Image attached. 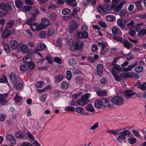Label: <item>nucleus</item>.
<instances>
[{
	"label": "nucleus",
	"instance_id": "obj_8",
	"mask_svg": "<svg viewBox=\"0 0 146 146\" xmlns=\"http://www.w3.org/2000/svg\"><path fill=\"white\" fill-rule=\"evenodd\" d=\"M9 78L10 81L13 84L14 86H16L17 83L16 74L13 72L11 73L9 75Z\"/></svg>",
	"mask_w": 146,
	"mask_h": 146
},
{
	"label": "nucleus",
	"instance_id": "obj_32",
	"mask_svg": "<svg viewBox=\"0 0 146 146\" xmlns=\"http://www.w3.org/2000/svg\"><path fill=\"white\" fill-rule=\"evenodd\" d=\"M127 24L126 25L127 27L129 29H132L135 24V22L133 20H130Z\"/></svg>",
	"mask_w": 146,
	"mask_h": 146
},
{
	"label": "nucleus",
	"instance_id": "obj_62",
	"mask_svg": "<svg viewBox=\"0 0 146 146\" xmlns=\"http://www.w3.org/2000/svg\"><path fill=\"white\" fill-rule=\"evenodd\" d=\"M76 61L73 58H70L69 61V64L70 65H72L76 64Z\"/></svg>",
	"mask_w": 146,
	"mask_h": 146
},
{
	"label": "nucleus",
	"instance_id": "obj_3",
	"mask_svg": "<svg viewBox=\"0 0 146 146\" xmlns=\"http://www.w3.org/2000/svg\"><path fill=\"white\" fill-rule=\"evenodd\" d=\"M124 99L121 97L117 96H115L111 100V102L116 105L121 106L123 103Z\"/></svg>",
	"mask_w": 146,
	"mask_h": 146
},
{
	"label": "nucleus",
	"instance_id": "obj_59",
	"mask_svg": "<svg viewBox=\"0 0 146 146\" xmlns=\"http://www.w3.org/2000/svg\"><path fill=\"white\" fill-rule=\"evenodd\" d=\"M99 126V123L97 122L94 124L93 125L91 126L90 128V129L91 130H94L98 127Z\"/></svg>",
	"mask_w": 146,
	"mask_h": 146
},
{
	"label": "nucleus",
	"instance_id": "obj_36",
	"mask_svg": "<svg viewBox=\"0 0 146 146\" xmlns=\"http://www.w3.org/2000/svg\"><path fill=\"white\" fill-rule=\"evenodd\" d=\"M69 87L68 83L66 82H62L61 84V88L64 90L67 89Z\"/></svg>",
	"mask_w": 146,
	"mask_h": 146
},
{
	"label": "nucleus",
	"instance_id": "obj_43",
	"mask_svg": "<svg viewBox=\"0 0 146 146\" xmlns=\"http://www.w3.org/2000/svg\"><path fill=\"white\" fill-rule=\"evenodd\" d=\"M32 9V7L28 6H24L22 9L23 11L24 12H26L27 11H31Z\"/></svg>",
	"mask_w": 146,
	"mask_h": 146
},
{
	"label": "nucleus",
	"instance_id": "obj_53",
	"mask_svg": "<svg viewBox=\"0 0 146 146\" xmlns=\"http://www.w3.org/2000/svg\"><path fill=\"white\" fill-rule=\"evenodd\" d=\"M113 66V68L118 71H121L122 70V68L120 67L119 65L116 64H112Z\"/></svg>",
	"mask_w": 146,
	"mask_h": 146
},
{
	"label": "nucleus",
	"instance_id": "obj_16",
	"mask_svg": "<svg viewBox=\"0 0 146 146\" xmlns=\"http://www.w3.org/2000/svg\"><path fill=\"white\" fill-rule=\"evenodd\" d=\"M112 31L113 34L115 35H120L121 34V32L120 29L116 26L113 27L112 29Z\"/></svg>",
	"mask_w": 146,
	"mask_h": 146
},
{
	"label": "nucleus",
	"instance_id": "obj_48",
	"mask_svg": "<svg viewBox=\"0 0 146 146\" xmlns=\"http://www.w3.org/2000/svg\"><path fill=\"white\" fill-rule=\"evenodd\" d=\"M62 13L64 15H67L71 13L70 10L68 8L63 9L62 12Z\"/></svg>",
	"mask_w": 146,
	"mask_h": 146
},
{
	"label": "nucleus",
	"instance_id": "obj_10",
	"mask_svg": "<svg viewBox=\"0 0 146 146\" xmlns=\"http://www.w3.org/2000/svg\"><path fill=\"white\" fill-rule=\"evenodd\" d=\"M69 28V32L70 34H72L74 30L77 28L78 24L75 21L72 22Z\"/></svg>",
	"mask_w": 146,
	"mask_h": 146
},
{
	"label": "nucleus",
	"instance_id": "obj_58",
	"mask_svg": "<svg viewBox=\"0 0 146 146\" xmlns=\"http://www.w3.org/2000/svg\"><path fill=\"white\" fill-rule=\"evenodd\" d=\"M82 94V92L76 93L72 96V98L74 99H77Z\"/></svg>",
	"mask_w": 146,
	"mask_h": 146
},
{
	"label": "nucleus",
	"instance_id": "obj_15",
	"mask_svg": "<svg viewBox=\"0 0 146 146\" xmlns=\"http://www.w3.org/2000/svg\"><path fill=\"white\" fill-rule=\"evenodd\" d=\"M7 139L10 142V143L12 144L15 145L16 143V140L13 136L11 134L7 135Z\"/></svg>",
	"mask_w": 146,
	"mask_h": 146
},
{
	"label": "nucleus",
	"instance_id": "obj_60",
	"mask_svg": "<svg viewBox=\"0 0 146 146\" xmlns=\"http://www.w3.org/2000/svg\"><path fill=\"white\" fill-rule=\"evenodd\" d=\"M140 29V27L139 24H137L134 26L132 30H133L135 31H138Z\"/></svg>",
	"mask_w": 146,
	"mask_h": 146
},
{
	"label": "nucleus",
	"instance_id": "obj_1",
	"mask_svg": "<svg viewBox=\"0 0 146 146\" xmlns=\"http://www.w3.org/2000/svg\"><path fill=\"white\" fill-rule=\"evenodd\" d=\"M111 9V6H110L108 4H104L98 7V11L101 15H104L107 13L106 10L110 11Z\"/></svg>",
	"mask_w": 146,
	"mask_h": 146
},
{
	"label": "nucleus",
	"instance_id": "obj_6",
	"mask_svg": "<svg viewBox=\"0 0 146 146\" xmlns=\"http://www.w3.org/2000/svg\"><path fill=\"white\" fill-rule=\"evenodd\" d=\"M39 13L38 7L36 6L33 7V11L29 12V14L31 16V18L34 20H36L37 15Z\"/></svg>",
	"mask_w": 146,
	"mask_h": 146
},
{
	"label": "nucleus",
	"instance_id": "obj_9",
	"mask_svg": "<svg viewBox=\"0 0 146 146\" xmlns=\"http://www.w3.org/2000/svg\"><path fill=\"white\" fill-rule=\"evenodd\" d=\"M98 44L102 48V50L100 52L101 54L103 55L106 54L108 51L107 48L106 47V44L103 42H99Z\"/></svg>",
	"mask_w": 146,
	"mask_h": 146
},
{
	"label": "nucleus",
	"instance_id": "obj_50",
	"mask_svg": "<svg viewBox=\"0 0 146 146\" xmlns=\"http://www.w3.org/2000/svg\"><path fill=\"white\" fill-rule=\"evenodd\" d=\"M20 69L22 71H25L28 70V68L27 66L26 65L24 64H22L20 66Z\"/></svg>",
	"mask_w": 146,
	"mask_h": 146
},
{
	"label": "nucleus",
	"instance_id": "obj_24",
	"mask_svg": "<svg viewBox=\"0 0 146 146\" xmlns=\"http://www.w3.org/2000/svg\"><path fill=\"white\" fill-rule=\"evenodd\" d=\"M41 21L42 23V25L43 27H46L50 24V22L49 20L46 18H42Z\"/></svg>",
	"mask_w": 146,
	"mask_h": 146
},
{
	"label": "nucleus",
	"instance_id": "obj_64",
	"mask_svg": "<svg viewBox=\"0 0 146 146\" xmlns=\"http://www.w3.org/2000/svg\"><path fill=\"white\" fill-rule=\"evenodd\" d=\"M113 39L120 43L122 41V38L121 37L118 36H115L113 37Z\"/></svg>",
	"mask_w": 146,
	"mask_h": 146
},
{
	"label": "nucleus",
	"instance_id": "obj_52",
	"mask_svg": "<svg viewBox=\"0 0 146 146\" xmlns=\"http://www.w3.org/2000/svg\"><path fill=\"white\" fill-rule=\"evenodd\" d=\"M46 34L44 31H41L39 34V37L40 38H44L46 37Z\"/></svg>",
	"mask_w": 146,
	"mask_h": 146
},
{
	"label": "nucleus",
	"instance_id": "obj_51",
	"mask_svg": "<svg viewBox=\"0 0 146 146\" xmlns=\"http://www.w3.org/2000/svg\"><path fill=\"white\" fill-rule=\"evenodd\" d=\"M36 20H34L31 19V17L29 19H28L26 20L25 23V24L29 25L30 26L31 25V24L32 23V22L33 21Z\"/></svg>",
	"mask_w": 146,
	"mask_h": 146
},
{
	"label": "nucleus",
	"instance_id": "obj_35",
	"mask_svg": "<svg viewBox=\"0 0 146 146\" xmlns=\"http://www.w3.org/2000/svg\"><path fill=\"white\" fill-rule=\"evenodd\" d=\"M90 94L89 93H87L86 94L83 95L81 97V98L85 101L87 103H88V99L90 98Z\"/></svg>",
	"mask_w": 146,
	"mask_h": 146
},
{
	"label": "nucleus",
	"instance_id": "obj_2",
	"mask_svg": "<svg viewBox=\"0 0 146 146\" xmlns=\"http://www.w3.org/2000/svg\"><path fill=\"white\" fill-rule=\"evenodd\" d=\"M130 133V132L128 130H125L119 133V135L117 138L118 141L119 143H121L122 140L125 139V136L129 135Z\"/></svg>",
	"mask_w": 146,
	"mask_h": 146
},
{
	"label": "nucleus",
	"instance_id": "obj_37",
	"mask_svg": "<svg viewBox=\"0 0 146 146\" xmlns=\"http://www.w3.org/2000/svg\"><path fill=\"white\" fill-rule=\"evenodd\" d=\"M63 78L62 75L61 74L58 75L55 77V81L56 83H59L62 80Z\"/></svg>",
	"mask_w": 146,
	"mask_h": 146
},
{
	"label": "nucleus",
	"instance_id": "obj_42",
	"mask_svg": "<svg viewBox=\"0 0 146 146\" xmlns=\"http://www.w3.org/2000/svg\"><path fill=\"white\" fill-rule=\"evenodd\" d=\"M45 84L44 82L42 81H38L35 84V86L37 88H41Z\"/></svg>",
	"mask_w": 146,
	"mask_h": 146
},
{
	"label": "nucleus",
	"instance_id": "obj_31",
	"mask_svg": "<svg viewBox=\"0 0 146 146\" xmlns=\"http://www.w3.org/2000/svg\"><path fill=\"white\" fill-rule=\"evenodd\" d=\"M11 34V32L9 30H6L2 33V36L3 38H5L8 37Z\"/></svg>",
	"mask_w": 146,
	"mask_h": 146
},
{
	"label": "nucleus",
	"instance_id": "obj_12",
	"mask_svg": "<svg viewBox=\"0 0 146 146\" xmlns=\"http://www.w3.org/2000/svg\"><path fill=\"white\" fill-rule=\"evenodd\" d=\"M12 9L11 5L6 3H2V9L4 11L11 10Z\"/></svg>",
	"mask_w": 146,
	"mask_h": 146
},
{
	"label": "nucleus",
	"instance_id": "obj_61",
	"mask_svg": "<svg viewBox=\"0 0 146 146\" xmlns=\"http://www.w3.org/2000/svg\"><path fill=\"white\" fill-rule=\"evenodd\" d=\"M134 56V55L131 53L130 52L126 56V58L128 60H131Z\"/></svg>",
	"mask_w": 146,
	"mask_h": 146
},
{
	"label": "nucleus",
	"instance_id": "obj_19",
	"mask_svg": "<svg viewBox=\"0 0 146 146\" xmlns=\"http://www.w3.org/2000/svg\"><path fill=\"white\" fill-rule=\"evenodd\" d=\"M134 74L132 72H124L122 74V76L124 78H130L133 77Z\"/></svg>",
	"mask_w": 146,
	"mask_h": 146
},
{
	"label": "nucleus",
	"instance_id": "obj_47",
	"mask_svg": "<svg viewBox=\"0 0 146 146\" xmlns=\"http://www.w3.org/2000/svg\"><path fill=\"white\" fill-rule=\"evenodd\" d=\"M66 77L69 80H70L72 78V72L70 70H68L66 72Z\"/></svg>",
	"mask_w": 146,
	"mask_h": 146
},
{
	"label": "nucleus",
	"instance_id": "obj_14",
	"mask_svg": "<svg viewBox=\"0 0 146 146\" xmlns=\"http://www.w3.org/2000/svg\"><path fill=\"white\" fill-rule=\"evenodd\" d=\"M97 74L100 76H102L103 75V67L102 64H99L97 66Z\"/></svg>",
	"mask_w": 146,
	"mask_h": 146
},
{
	"label": "nucleus",
	"instance_id": "obj_41",
	"mask_svg": "<svg viewBox=\"0 0 146 146\" xmlns=\"http://www.w3.org/2000/svg\"><path fill=\"white\" fill-rule=\"evenodd\" d=\"M106 19L109 21H112L115 20V17L114 16L110 15L107 16L106 17Z\"/></svg>",
	"mask_w": 146,
	"mask_h": 146
},
{
	"label": "nucleus",
	"instance_id": "obj_20",
	"mask_svg": "<svg viewBox=\"0 0 146 146\" xmlns=\"http://www.w3.org/2000/svg\"><path fill=\"white\" fill-rule=\"evenodd\" d=\"M123 43L125 47L127 49L133 48V46L132 44H131L129 42L125 40L123 41Z\"/></svg>",
	"mask_w": 146,
	"mask_h": 146
},
{
	"label": "nucleus",
	"instance_id": "obj_55",
	"mask_svg": "<svg viewBox=\"0 0 146 146\" xmlns=\"http://www.w3.org/2000/svg\"><path fill=\"white\" fill-rule=\"evenodd\" d=\"M57 15L54 12L51 13L49 15V18L51 19L54 20L56 19Z\"/></svg>",
	"mask_w": 146,
	"mask_h": 146
},
{
	"label": "nucleus",
	"instance_id": "obj_28",
	"mask_svg": "<svg viewBox=\"0 0 146 146\" xmlns=\"http://www.w3.org/2000/svg\"><path fill=\"white\" fill-rule=\"evenodd\" d=\"M102 100L104 106L109 107L110 106L111 103L108 99L106 98H102Z\"/></svg>",
	"mask_w": 146,
	"mask_h": 146
},
{
	"label": "nucleus",
	"instance_id": "obj_38",
	"mask_svg": "<svg viewBox=\"0 0 146 146\" xmlns=\"http://www.w3.org/2000/svg\"><path fill=\"white\" fill-rule=\"evenodd\" d=\"M76 103L77 104L82 106H84L87 103L82 98L76 101Z\"/></svg>",
	"mask_w": 146,
	"mask_h": 146
},
{
	"label": "nucleus",
	"instance_id": "obj_49",
	"mask_svg": "<svg viewBox=\"0 0 146 146\" xmlns=\"http://www.w3.org/2000/svg\"><path fill=\"white\" fill-rule=\"evenodd\" d=\"M146 34V30L145 29H142L139 32L138 35L140 37H142L143 36Z\"/></svg>",
	"mask_w": 146,
	"mask_h": 146
},
{
	"label": "nucleus",
	"instance_id": "obj_33",
	"mask_svg": "<svg viewBox=\"0 0 146 146\" xmlns=\"http://www.w3.org/2000/svg\"><path fill=\"white\" fill-rule=\"evenodd\" d=\"M103 104L102 101L96 100L95 102L94 105L95 107L97 108H99L101 107Z\"/></svg>",
	"mask_w": 146,
	"mask_h": 146
},
{
	"label": "nucleus",
	"instance_id": "obj_21",
	"mask_svg": "<svg viewBox=\"0 0 146 146\" xmlns=\"http://www.w3.org/2000/svg\"><path fill=\"white\" fill-rule=\"evenodd\" d=\"M10 47L13 50L15 49L19 45L18 42L15 40L11 41L10 44Z\"/></svg>",
	"mask_w": 146,
	"mask_h": 146
},
{
	"label": "nucleus",
	"instance_id": "obj_54",
	"mask_svg": "<svg viewBox=\"0 0 146 146\" xmlns=\"http://www.w3.org/2000/svg\"><path fill=\"white\" fill-rule=\"evenodd\" d=\"M76 80L77 83L78 84H83V81L84 80V79L83 78L79 77L76 78Z\"/></svg>",
	"mask_w": 146,
	"mask_h": 146
},
{
	"label": "nucleus",
	"instance_id": "obj_4",
	"mask_svg": "<svg viewBox=\"0 0 146 146\" xmlns=\"http://www.w3.org/2000/svg\"><path fill=\"white\" fill-rule=\"evenodd\" d=\"M130 21V19L122 20L121 18L119 19L117 21V25L121 29H123L125 28L127 23H128Z\"/></svg>",
	"mask_w": 146,
	"mask_h": 146
},
{
	"label": "nucleus",
	"instance_id": "obj_18",
	"mask_svg": "<svg viewBox=\"0 0 146 146\" xmlns=\"http://www.w3.org/2000/svg\"><path fill=\"white\" fill-rule=\"evenodd\" d=\"M45 45L43 44H39L37 46L36 49L34 51L36 54L38 53V51H41L45 49Z\"/></svg>",
	"mask_w": 146,
	"mask_h": 146
},
{
	"label": "nucleus",
	"instance_id": "obj_27",
	"mask_svg": "<svg viewBox=\"0 0 146 146\" xmlns=\"http://www.w3.org/2000/svg\"><path fill=\"white\" fill-rule=\"evenodd\" d=\"M23 60L24 62L27 64L32 62L31 58L28 55L24 57Z\"/></svg>",
	"mask_w": 146,
	"mask_h": 146
},
{
	"label": "nucleus",
	"instance_id": "obj_44",
	"mask_svg": "<svg viewBox=\"0 0 146 146\" xmlns=\"http://www.w3.org/2000/svg\"><path fill=\"white\" fill-rule=\"evenodd\" d=\"M16 6L19 9L22 8L23 6V3L21 1L17 0L15 2Z\"/></svg>",
	"mask_w": 146,
	"mask_h": 146
},
{
	"label": "nucleus",
	"instance_id": "obj_39",
	"mask_svg": "<svg viewBox=\"0 0 146 146\" xmlns=\"http://www.w3.org/2000/svg\"><path fill=\"white\" fill-rule=\"evenodd\" d=\"M143 70V67L141 66H139L135 67L134 70L137 73L141 72Z\"/></svg>",
	"mask_w": 146,
	"mask_h": 146
},
{
	"label": "nucleus",
	"instance_id": "obj_56",
	"mask_svg": "<svg viewBox=\"0 0 146 146\" xmlns=\"http://www.w3.org/2000/svg\"><path fill=\"white\" fill-rule=\"evenodd\" d=\"M54 60L55 62L59 64H61L62 63V59L58 57H55Z\"/></svg>",
	"mask_w": 146,
	"mask_h": 146
},
{
	"label": "nucleus",
	"instance_id": "obj_57",
	"mask_svg": "<svg viewBox=\"0 0 146 146\" xmlns=\"http://www.w3.org/2000/svg\"><path fill=\"white\" fill-rule=\"evenodd\" d=\"M15 22V21H11L8 22L6 25V28H11V27L13 26L14 23Z\"/></svg>",
	"mask_w": 146,
	"mask_h": 146
},
{
	"label": "nucleus",
	"instance_id": "obj_40",
	"mask_svg": "<svg viewBox=\"0 0 146 146\" xmlns=\"http://www.w3.org/2000/svg\"><path fill=\"white\" fill-rule=\"evenodd\" d=\"M16 135L18 138H22L24 137L25 134L22 131H19L16 133Z\"/></svg>",
	"mask_w": 146,
	"mask_h": 146
},
{
	"label": "nucleus",
	"instance_id": "obj_45",
	"mask_svg": "<svg viewBox=\"0 0 146 146\" xmlns=\"http://www.w3.org/2000/svg\"><path fill=\"white\" fill-rule=\"evenodd\" d=\"M75 110L76 112L78 113H83L84 111L83 108L80 107H76L75 109Z\"/></svg>",
	"mask_w": 146,
	"mask_h": 146
},
{
	"label": "nucleus",
	"instance_id": "obj_34",
	"mask_svg": "<svg viewBox=\"0 0 146 146\" xmlns=\"http://www.w3.org/2000/svg\"><path fill=\"white\" fill-rule=\"evenodd\" d=\"M111 9L114 10V11L116 13H118L120 10L121 9L118 7V5L117 6V5H114L113 4L111 5Z\"/></svg>",
	"mask_w": 146,
	"mask_h": 146
},
{
	"label": "nucleus",
	"instance_id": "obj_17",
	"mask_svg": "<svg viewBox=\"0 0 146 146\" xmlns=\"http://www.w3.org/2000/svg\"><path fill=\"white\" fill-rule=\"evenodd\" d=\"M77 36L79 38H87L88 37L87 33L84 31H83L82 33H78Z\"/></svg>",
	"mask_w": 146,
	"mask_h": 146
},
{
	"label": "nucleus",
	"instance_id": "obj_11",
	"mask_svg": "<svg viewBox=\"0 0 146 146\" xmlns=\"http://www.w3.org/2000/svg\"><path fill=\"white\" fill-rule=\"evenodd\" d=\"M146 82H144L142 84H141L140 81L138 80L136 82L135 86H137L138 88H140L141 90L145 91L146 90Z\"/></svg>",
	"mask_w": 146,
	"mask_h": 146
},
{
	"label": "nucleus",
	"instance_id": "obj_5",
	"mask_svg": "<svg viewBox=\"0 0 146 146\" xmlns=\"http://www.w3.org/2000/svg\"><path fill=\"white\" fill-rule=\"evenodd\" d=\"M30 27L31 30L33 31H39L44 28L42 24H38L36 22L32 23L30 25Z\"/></svg>",
	"mask_w": 146,
	"mask_h": 146
},
{
	"label": "nucleus",
	"instance_id": "obj_22",
	"mask_svg": "<svg viewBox=\"0 0 146 146\" xmlns=\"http://www.w3.org/2000/svg\"><path fill=\"white\" fill-rule=\"evenodd\" d=\"M110 72L113 74L115 80L116 81L119 82L121 81V77L116 74L113 69H111V71Z\"/></svg>",
	"mask_w": 146,
	"mask_h": 146
},
{
	"label": "nucleus",
	"instance_id": "obj_7",
	"mask_svg": "<svg viewBox=\"0 0 146 146\" xmlns=\"http://www.w3.org/2000/svg\"><path fill=\"white\" fill-rule=\"evenodd\" d=\"M132 90H126L124 91L125 94L124 97L126 99H128L131 98L132 96L136 94V92H132Z\"/></svg>",
	"mask_w": 146,
	"mask_h": 146
},
{
	"label": "nucleus",
	"instance_id": "obj_63",
	"mask_svg": "<svg viewBox=\"0 0 146 146\" xmlns=\"http://www.w3.org/2000/svg\"><path fill=\"white\" fill-rule=\"evenodd\" d=\"M55 32L54 30L53 29H49L48 31V36H51Z\"/></svg>",
	"mask_w": 146,
	"mask_h": 146
},
{
	"label": "nucleus",
	"instance_id": "obj_26",
	"mask_svg": "<svg viewBox=\"0 0 146 146\" xmlns=\"http://www.w3.org/2000/svg\"><path fill=\"white\" fill-rule=\"evenodd\" d=\"M6 96V94L0 95V104L2 105L6 103L7 102L5 99Z\"/></svg>",
	"mask_w": 146,
	"mask_h": 146
},
{
	"label": "nucleus",
	"instance_id": "obj_13",
	"mask_svg": "<svg viewBox=\"0 0 146 146\" xmlns=\"http://www.w3.org/2000/svg\"><path fill=\"white\" fill-rule=\"evenodd\" d=\"M83 46V42L82 41L79 40L73 45L72 47L76 50H78L81 48Z\"/></svg>",
	"mask_w": 146,
	"mask_h": 146
},
{
	"label": "nucleus",
	"instance_id": "obj_46",
	"mask_svg": "<svg viewBox=\"0 0 146 146\" xmlns=\"http://www.w3.org/2000/svg\"><path fill=\"white\" fill-rule=\"evenodd\" d=\"M4 48L5 51L7 53H9L10 51V50L9 47V45L7 43H5L4 44Z\"/></svg>",
	"mask_w": 146,
	"mask_h": 146
},
{
	"label": "nucleus",
	"instance_id": "obj_29",
	"mask_svg": "<svg viewBox=\"0 0 146 146\" xmlns=\"http://www.w3.org/2000/svg\"><path fill=\"white\" fill-rule=\"evenodd\" d=\"M67 4L70 6L75 7L77 4V3L75 0H66V1Z\"/></svg>",
	"mask_w": 146,
	"mask_h": 146
},
{
	"label": "nucleus",
	"instance_id": "obj_25",
	"mask_svg": "<svg viewBox=\"0 0 146 146\" xmlns=\"http://www.w3.org/2000/svg\"><path fill=\"white\" fill-rule=\"evenodd\" d=\"M97 94L99 96H107V92L105 90H99L96 91Z\"/></svg>",
	"mask_w": 146,
	"mask_h": 146
},
{
	"label": "nucleus",
	"instance_id": "obj_23",
	"mask_svg": "<svg viewBox=\"0 0 146 146\" xmlns=\"http://www.w3.org/2000/svg\"><path fill=\"white\" fill-rule=\"evenodd\" d=\"M20 49L22 52L23 53H27L29 51V48L26 45H23L20 47Z\"/></svg>",
	"mask_w": 146,
	"mask_h": 146
},
{
	"label": "nucleus",
	"instance_id": "obj_30",
	"mask_svg": "<svg viewBox=\"0 0 146 146\" xmlns=\"http://www.w3.org/2000/svg\"><path fill=\"white\" fill-rule=\"evenodd\" d=\"M85 108L87 111L90 112H93L95 111L94 107L91 104L87 105L85 107Z\"/></svg>",
	"mask_w": 146,
	"mask_h": 146
}]
</instances>
